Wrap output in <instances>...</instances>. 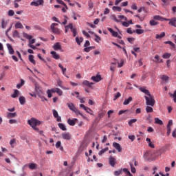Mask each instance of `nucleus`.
<instances>
[{
	"mask_svg": "<svg viewBox=\"0 0 176 176\" xmlns=\"http://www.w3.org/2000/svg\"><path fill=\"white\" fill-rule=\"evenodd\" d=\"M28 124L31 126L32 130H34L36 133H39V135H43V131L39 130V128H37L38 126L41 125V121L36 120V118H31V120H28Z\"/></svg>",
	"mask_w": 176,
	"mask_h": 176,
	"instance_id": "f257e3e1",
	"label": "nucleus"
},
{
	"mask_svg": "<svg viewBox=\"0 0 176 176\" xmlns=\"http://www.w3.org/2000/svg\"><path fill=\"white\" fill-rule=\"evenodd\" d=\"M67 108H69V110L72 111V112H74L76 113V116H82V118H85L83 115L79 111V109H77L75 106L72 103H67Z\"/></svg>",
	"mask_w": 176,
	"mask_h": 176,
	"instance_id": "f03ea898",
	"label": "nucleus"
},
{
	"mask_svg": "<svg viewBox=\"0 0 176 176\" xmlns=\"http://www.w3.org/2000/svg\"><path fill=\"white\" fill-rule=\"evenodd\" d=\"M64 29L65 33H67V32H69V30H70L71 32H72L73 36L76 37V36L77 35L76 29L72 27V23H69V25L64 26Z\"/></svg>",
	"mask_w": 176,
	"mask_h": 176,
	"instance_id": "7ed1b4c3",
	"label": "nucleus"
},
{
	"mask_svg": "<svg viewBox=\"0 0 176 176\" xmlns=\"http://www.w3.org/2000/svg\"><path fill=\"white\" fill-rule=\"evenodd\" d=\"M145 98V104L150 107H153L155 105V100L153 96H144Z\"/></svg>",
	"mask_w": 176,
	"mask_h": 176,
	"instance_id": "20e7f679",
	"label": "nucleus"
},
{
	"mask_svg": "<svg viewBox=\"0 0 176 176\" xmlns=\"http://www.w3.org/2000/svg\"><path fill=\"white\" fill-rule=\"evenodd\" d=\"M57 25H58V24L52 23L51 24V32H52V34H54L56 35H60L61 31L58 28H56Z\"/></svg>",
	"mask_w": 176,
	"mask_h": 176,
	"instance_id": "39448f33",
	"label": "nucleus"
},
{
	"mask_svg": "<svg viewBox=\"0 0 176 176\" xmlns=\"http://www.w3.org/2000/svg\"><path fill=\"white\" fill-rule=\"evenodd\" d=\"M44 5V0H32L30 6L34 7L43 6Z\"/></svg>",
	"mask_w": 176,
	"mask_h": 176,
	"instance_id": "423d86ee",
	"label": "nucleus"
},
{
	"mask_svg": "<svg viewBox=\"0 0 176 176\" xmlns=\"http://www.w3.org/2000/svg\"><path fill=\"white\" fill-rule=\"evenodd\" d=\"M24 38H26V39L30 40V43L28 45H32L34 44L36 42L35 39H32V36L31 35H28V34H24Z\"/></svg>",
	"mask_w": 176,
	"mask_h": 176,
	"instance_id": "0eeeda50",
	"label": "nucleus"
},
{
	"mask_svg": "<svg viewBox=\"0 0 176 176\" xmlns=\"http://www.w3.org/2000/svg\"><path fill=\"white\" fill-rule=\"evenodd\" d=\"M170 19L166 18H162L160 15H155L153 16V21H169Z\"/></svg>",
	"mask_w": 176,
	"mask_h": 176,
	"instance_id": "6e6552de",
	"label": "nucleus"
},
{
	"mask_svg": "<svg viewBox=\"0 0 176 176\" xmlns=\"http://www.w3.org/2000/svg\"><path fill=\"white\" fill-rule=\"evenodd\" d=\"M47 91H50V93H57L59 96H63V91H60L58 88H54Z\"/></svg>",
	"mask_w": 176,
	"mask_h": 176,
	"instance_id": "1a4fd4ad",
	"label": "nucleus"
},
{
	"mask_svg": "<svg viewBox=\"0 0 176 176\" xmlns=\"http://www.w3.org/2000/svg\"><path fill=\"white\" fill-rule=\"evenodd\" d=\"M112 146H113V148H115L118 152L119 153L122 152V147H120V144H119L117 142L112 143Z\"/></svg>",
	"mask_w": 176,
	"mask_h": 176,
	"instance_id": "9d476101",
	"label": "nucleus"
},
{
	"mask_svg": "<svg viewBox=\"0 0 176 176\" xmlns=\"http://www.w3.org/2000/svg\"><path fill=\"white\" fill-rule=\"evenodd\" d=\"M91 80L96 82H100V80H102V78L100 77V75H96L95 76L91 77Z\"/></svg>",
	"mask_w": 176,
	"mask_h": 176,
	"instance_id": "9b49d317",
	"label": "nucleus"
},
{
	"mask_svg": "<svg viewBox=\"0 0 176 176\" xmlns=\"http://www.w3.org/2000/svg\"><path fill=\"white\" fill-rule=\"evenodd\" d=\"M36 93L38 94V97L43 98V96L44 95V93L43 91L39 88V87H36Z\"/></svg>",
	"mask_w": 176,
	"mask_h": 176,
	"instance_id": "f8f14e48",
	"label": "nucleus"
},
{
	"mask_svg": "<svg viewBox=\"0 0 176 176\" xmlns=\"http://www.w3.org/2000/svg\"><path fill=\"white\" fill-rule=\"evenodd\" d=\"M52 116H54V118L56 119L58 122H60V116H59L56 110H52Z\"/></svg>",
	"mask_w": 176,
	"mask_h": 176,
	"instance_id": "ddd939ff",
	"label": "nucleus"
},
{
	"mask_svg": "<svg viewBox=\"0 0 176 176\" xmlns=\"http://www.w3.org/2000/svg\"><path fill=\"white\" fill-rule=\"evenodd\" d=\"M165 21H169L168 22V24L170 25H172L173 27H176L175 24H176V18H172V19H170V20H164Z\"/></svg>",
	"mask_w": 176,
	"mask_h": 176,
	"instance_id": "4468645a",
	"label": "nucleus"
},
{
	"mask_svg": "<svg viewBox=\"0 0 176 176\" xmlns=\"http://www.w3.org/2000/svg\"><path fill=\"white\" fill-rule=\"evenodd\" d=\"M109 164L112 167L116 166V158H113V157H109Z\"/></svg>",
	"mask_w": 176,
	"mask_h": 176,
	"instance_id": "2eb2a0df",
	"label": "nucleus"
},
{
	"mask_svg": "<svg viewBox=\"0 0 176 176\" xmlns=\"http://www.w3.org/2000/svg\"><path fill=\"white\" fill-rule=\"evenodd\" d=\"M139 90L140 92L144 93L145 95L148 96V97L152 96V95H150V92L148 90L145 89V87H140L139 88Z\"/></svg>",
	"mask_w": 176,
	"mask_h": 176,
	"instance_id": "dca6fc26",
	"label": "nucleus"
},
{
	"mask_svg": "<svg viewBox=\"0 0 176 176\" xmlns=\"http://www.w3.org/2000/svg\"><path fill=\"white\" fill-rule=\"evenodd\" d=\"M62 136L63 140H71V134H69V133H63Z\"/></svg>",
	"mask_w": 176,
	"mask_h": 176,
	"instance_id": "f3484780",
	"label": "nucleus"
},
{
	"mask_svg": "<svg viewBox=\"0 0 176 176\" xmlns=\"http://www.w3.org/2000/svg\"><path fill=\"white\" fill-rule=\"evenodd\" d=\"M28 60H30V62L32 63V65H36V60H34V56H32V55L28 56Z\"/></svg>",
	"mask_w": 176,
	"mask_h": 176,
	"instance_id": "a211bd4d",
	"label": "nucleus"
},
{
	"mask_svg": "<svg viewBox=\"0 0 176 176\" xmlns=\"http://www.w3.org/2000/svg\"><path fill=\"white\" fill-rule=\"evenodd\" d=\"M52 49H54V51L60 50V43H56V44H54V45H52Z\"/></svg>",
	"mask_w": 176,
	"mask_h": 176,
	"instance_id": "6ab92c4d",
	"label": "nucleus"
},
{
	"mask_svg": "<svg viewBox=\"0 0 176 176\" xmlns=\"http://www.w3.org/2000/svg\"><path fill=\"white\" fill-rule=\"evenodd\" d=\"M76 121H77V119H74V120L69 119L67 120V124H69V126H75Z\"/></svg>",
	"mask_w": 176,
	"mask_h": 176,
	"instance_id": "aec40b11",
	"label": "nucleus"
},
{
	"mask_svg": "<svg viewBox=\"0 0 176 176\" xmlns=\"http://www.w3.org/2000/svg\"><path fill=\"white\" fill-rule=\"evenodd\" d=\"M82 85H84V86H87L89 88H91V87H92V85H94V83L93 82H89V81H87V80H84L82 82Z\"/></svg>",
	"mask_w": 176,
	"mask_h": 176,
	"instance_id": "412c9836",
	"label": "nucleus"
},
{
	"mask_svg": "<svg viewBox=\"0 0 176 176\" xmlns=\"http://www.w3.org/2000/svg\"><path fill=\"white\" fill-rule=\"evenodd\" d=\"M6 47H8V51L10 52V54L12 55L14 54V50H12V47H11V45L6 44Z\"/></svg>",
	"mask_w": 176,
	"mask_h": 176,
	"instance_id": "4be33fe9",
	"label": "nucleus"
},
{
	"mask_svg": "<svg viewBox=\"0 0 176 176\" xmlns=\"http://www.w3.org/2000/svg\"><path fill=\"white\" fill-rule=\"evenodd\" d=\"M107 30L109 31V32H111L112 36L117 37V36H118V33H117V32L113 31L112 28H107Z\"/></svg>",
	"mask_w": 176,
	"mask_h": 176,
	"instance_id": "5701e85b",
	"label": "nucleus"
},
{
	"mask_svg": "<svg viewBox=\"0 0 176 176\" xmlns=\"http://www.w3.org/2000/svg\"><path fill=\"white\" fill-rule=\"evenodd\" d=\"M133 23L132 22V20L129 21V22H122V26L125 28H129L130 25H133Z\"/></svg>",
	"mask_w": 176,
	"mask_h": 176,
	"instance_id": "b1692460",
	"label": "nucleus"
},
{
	"mask_svg": "<svg viewBox=\"0 0 176 176\" xmlns=\"http://www.w3.org/2000/svg\"><path fill=\"white\" fill-rule=\"evenodd\" d=\"M51 55H52V58L56 60H59V55L56 53V52L52 51L51 52Z\"/></svg>",
	"mask_w": 176,
	"mask_h": 176,
	"instance_id": "393cba45",
	"label": "nucleus"
},
{
	"mask_svg": "<svg viewBox=\"0 0 176 176\" xmlns=\"http://www.w3.org/2000/svg\"><path fill=\"white\" fill-rule=\"evenodd\" d=\"M25 103H26V99L23 96L19 97V104L24 105Z\"/></svg>",
	"mask_w": 176,
	"mask_h": 176,
	"instance_id": "a878e982",
	"label": "nucleus"
},
{
	"mask_svg": "<svg viewBox=\"0 0 176 176\" xmlns=\"http://www.w3.org/2000/svg\"><path fill=\"white\" fill-rule=\"evenodd\" d=\"M145 141H147V142L148 143V147L152 148H155V146L153 145L152 142L150 140V138H146Z\"/></svg>",
	"mask_w": 176,
	"mask_h": 176,
	"instance_id": "bb28decb",
	"label": "nucleus"
},
{
	"mask_svg": "<svg viewBox=\"0 0 176 176\" xmlns=\"http://www.w3.org/2000/svg\"><path fill=\"white\" fill-rule=\"evenodd\" d=\"M19 96V91H18L17 89H14V93L11 95V98H16Z\"/></svg>",
	"mask_w": 176,
	"mask_h": 176,
	"instance_id": "cd10ccee",
	"label": "nucleus"
},
{
	"mask_svg": "<svg viewBox=\"0 0 176 176\" xmlns=\"http://www.w3.org/2000/svg\"><path fill=\"white\" fill-rule=\"evenodd\" d=\"M168 95L173 98V102H176V91H173V94L168 93Z\"/></svg>",
	"mask_w": 176,
	"mask_h": 176,
	"instance_id": "c85d7f7f",
	"label": "nucleus"
},
{
	"mask_svg": "<svg viewBox=\"0 0 176 176\" xmlns=\"http://www.w3.org/2000/svg\"><path fill=\"white\" fill-rule=\"evenodd\" d=\"M131 102H132V97H129V98L124 100V105H129Z\"/></svg>",
	"mask_w": 176,
	"mask_h": 176,
	"instance_id": "c756f323",
	"label": "nucleus"
},
{
	"mask_svg": "<svg viewBox=\"0 0 176 176\" xmlns=\"http://www.w3.org/2000/svg\"><path fill=\"white\" fill-rule=\"evenodd\" d=\"M83 41L84 38H82V37H76V43H77V45H80V43Z\"/></svg>",
	"mask_w": 176,
	"mask_h": 176,
	"instance_id": "7c9ffc66",
	"label": "nucleus"
},
{
	"mask_svg": "<svg viewBox=\"0 0 176 176\" xmlns=\"http://www.w3.org/2000/svg\"><path fill=\"white\" fill-rule=\"evenodd\" d=\"M16 113H8V115H7L8 119L16 118Z\"/></svg>",
	"mask_w": 176,
	"mask_h": 176,
	"instance_id": "2f4dec72",
	"label": "nucleus"
},
{
	"mask_svg": "<svg viewBox=\"0 0 176 176\" xmlns=\"http://www.w3.org/2000/svg\"><path fill=\"white\" fill-rule=\"evenodd\" d=\"M150 26H156L158 25V22L155 21V20H150V21L148 22Z\"/></svg>",
	"mask_w": 176,
	"mask_h": 176,
	"instance_id": "473e14b6",
	"label": "nucleus"
},
{
	"mask_svg": "<svg viewBox=\"0 0 176 176\" xmlns=\"http://www.w3.org/2000/svg\"><path fill=\"white\" fill-rule=\"evenodd\" d=\"M163 37H165V32H162L160 34H155L156 39H160Z\"/></svg>",
	"mask_w": 176,
	"mask_h": 176,
	"instance_id": "72a5a7b5",
	"label": "nucleus"
},
{
	"mask_svg": "<svg viewBox=\"0 0 176 176\" xmlns=\"http://www.w3.org/2000/svg\"><path fill=\"white\" fill-rule=\"evenodd\" d=\"M58 126L59 127V129L62 130L63 131H67V129H65V126H64V124L62 123L58 124Z\"/></svg>",
	"mask_w": 176,
	"mask_h": 176,
	"instance_id": "f704fd0d",
	"label": "nucleus"
},
{
	"mask_svg": "<svg viewBox=\"0 0 176 176\" xmlns=\"http://www.w3.org/2000/svg\"><path fill=\"white\" fill-rule=\"evenodd\" d=\"M58 67L60 69V71L63 72V75H64V76H65V71H67V69L64 68L63 67V65H61L60 63H59Z\"/></svg>",
	"mask_w": 176,
	"mask_h": 176,
	"instance_id": "c9c22d12",
	"label": "nucleus"
},
{
	"mask_svg": "<svg viewBox=\"0 0 176 176\" xmlns=\"http://www.w3.org/2000/svg\"><path fill=\"white\" fill-rule=\"evenodd\" d=\"M28 168H30V170H35L37 168V165L36 164H30V166H28Z\"/></svg>",
	"mask_w": 176,
	"mask_h": 176,
	"instance_id": "e433bc0d",
	"label": "nucleus"
},
{
	"mask_svg": "<svg viewBox=\"0 0 176 176\" xmlns=\"http://www.w3.org/2000/svg\"><path fill=\"white\" fill-rule=\"evenodd\" d=\"M171 56L170 53H165L164 55H162V58L164 59H168Z\"/></svg>",
	"mask_w": 176,
	"mask_h": 176,
	"instance_id": "4c0bfd02",
	"label": "nucleus"
},
{
	"mask_svg": "<svg viewBox=\"0 0 176 176\" xmlns=\"http://www.w3.org/2000/svg\"><path fill=\"white\" fill-rule=\"evenodd\" d=\"M133 32L140 35L142 34H144V30L137 29L135 30H133Z\"/></svg>",
	"mask_w": 176,
	"mask_h": 176,
	"instance_id": "58836bf2",
	"label": "nucleus"
},
{
	"mask_svg": "<svg viewBox=\"0 0 176 176\" xmlns=\"http://www.w3.org/2000/svg\"><path fill=\"white\" fill-rule=\"evenodd\" d=\"M94 49H96V47H85L84 48V52H90L91 50H93Z\"/></svg>",
	"mask_w": 176,
	"mask_h": 176,
	"instance_id": "ea45409f",
	"label": "nucleus"
},
{
	"mask_svg": "<svg viewBox=\"0 0 176 176\" xmlns=\"http://www.w3.org/2000/svg\"><path fill=\"white\" fill-rule=\"evenodd\" d=\"M109 151V148L105 147V148L100 150V151H99V156L103 155L104 153H105V152H107Z\"/></svg>",
	"mask_w": 176,
	"mask_h": 176,
	"instance_id": "a19ab883",
	"label": "nucleus"
},
{
	"mask_svg": "<svg viewBox=\"0 0 176 176\" xmlns=\"http://www.w3.org/2000/svg\"><path fill=\"white\" fill-rule=\"evenodd\" d=\"M14 28L16 29H23V24H21V23L19 22L16 23V24L14 25Z\"/></svg>",
	"mask_w": 176,
	"mask_h": 176,
	"instance_id": "79ce46f5",
	"label": "nucleus"
},
{
	"mask_svg": "<svg viewBox=\"0 0 176 176\" xmlns=\"http://www.w3.org/2000/svg\"><path fill=\"white\" fill-rule=\"evenodd\" d=\"M145 111L147 113H152L153 112V109L152 107L147 106L145 107Z\"/></svg>",
	"mask_w": 176,
	"mask_h": 176,
	"instance_id": "37998d69",
	"label": "nucleus"
},
{
	"mask_svg": "<svg viewBox=\"0 0 176 176\" xmlns=\"http://www.w3.org/2000/svg\"><path fill=\"white\" fill-rule=\"evenodd\" d=\"M112 10H113V12H121L122 8H120V7L113 6V7H112Z\"/></svg>",
	"mask_w": 176,
	"mask_h": 176,
	"instance_id": "c03bdc74",
	"label": "nucleus"
},
{
	"mask_svg": "<svg viewBox=\"0 0 176 176\" xmlns=\"http://www.w3.org/2000/svg\"><path fill=\"white\" fill-rule=\"evenodd\" d=\"M155 124H157L158 125H162L163 122H162V120L160 119H158V118H155Z\"/></svg>",
	"mask_w": 176,
	"mask_h": 176,
	"instance_id": "a18cd8bd",
	"label": "nucleus"
},
{
	"mask_svg": "<svg viewBox=\"0 0 176 176\" xmlns=\"http://www.w3.org/2000/svg\"><path fill=\"white\" fill-rule=\"evenodd\" d=\"M160 79H162V80L166 81L168 80V76L166 75H162L160 76Z\"/></svg>",
	"mask_w": 176,
	"mask_h": 176,
	"instance_id": "49530a36",
	"label": "nucleus"
},
{
	"mask_svg": "<svg viewBox=\"0 0 176 176\" xmlns=\"http://www.w3.org/2000/svg\"><path fill=\"white\" fill-rule=\"evenodd\" d=\"M111 19H112L113 21H116L117 23L120 22V20L117 19V17L116 16V15L111 16Z\"/></svg>",
	"mask_w": 176,
	"mask_h": 176,
	"instance_id": "de8ad7c7",
	"label": "nucleus"
},
{
	"mask_svg": "<svg viewBox=\"0 0 176 176\" xmlns=\"http://www.w3.org/2000/svg\"><path fill=\"white\" fill-rule=\"evenodd\" d=\"M135 122H137V119H132L129 120V126H132V124Z\"/></svg>",
	"mask_w": 176,
	"mask_h": 176,
	"instance_id": "09e8293b",
	"label": "nucleus"
},
{
	"mask_svg": "<svg viewBox=\"0 0 176 176\" xmlns=\"http://www.w3.org/2000/svg\"><path fill=\"white\" fill-rule=\"evenodd\" d=\"M120 96H121L120 92H117V94H116L115 95V98H113V101L117 100V99L118 98H120Z\"/></svg>",
	"mask_w": 176,
	"mask_h": 176,
	"instance_id": "8fccbe9b",
	"label": "nucleus"
},
{
	"mask_svg": "<svg viewBox=\"0 0 176 176\" xmlns=\"http://www.w3.org/2000/svg\"><path fill=\"white\" fill-rule=\"evenodd\" d=\"M165 45H170V47L175 48V44L173 43H171V41H165Z\"/></svg>",
	"mask_w": 176,
	"mask_h": 176,
	"instance_id": "3c124183",
	"label": "nucleus"
},
{
	"mask_svg": "<svg viewBox=\"0 0 176 176\" xmlns=\"http://www.w3.org/2000/svg\"><path fill=\"white\" fill-rule=\"evenodd\" d=\"M8 16H14V11H12V10H10L8 11Z\"/></svg>",
	"mask_w": 176,
	"mask_h": 176,
	"instance_id": "603ef678",
	"label": "nucleus"
},
{
	"mask_svg": "<svg viewBox=\"0 0 176 176\" xmlns=\"http://www.w3.org/2000/svg\"><path fill=\"white\" fill-rule=\"evenodd\" d=\"M88 7L89 10H92V8H94V3H92V1H89Z\"/></svg>",
	"mask_w": 176,
	"mask_h": 176,
	"instance_id": "864d4df0",
	"label": "nucleus"
},
{
	"mask_svg": "<svg viewBox=\"0 0 176 176\" xmlns=\"http://www.w3.org/2000/svg\"><path fill=\"white\" fill-rule=\"evenodd\" d=\"M171 128L170 126H166V136H169Z\"/></svg>",
	"mask_w": 176,
	"mask_h": 176,
	"instance_id": "5fc2aeb1",
	"label": "nucleus"
},
{
	"mask_svg": "<svg viewBox=\"0 0 176 176\" xmlns=\"http://www.w3.org/2000/svg\"><path fill=\"white\" fill-rule=\"evenodd\" d=\"M129 164H131V171L132 173H135L136 170L135 168H134L132 165V162L129 163Z\"/></svg>",
	"mask_w": 176,
	"mask_h": 176,
	"instance_id": "6e6d98bb",
	"label": "nucleus"
},
{
	"mask_svg": "<svg viewBox=\"0 0 176 176\" xmlns=\"http://www.w3.org/2000/svg\"><path fill=\"white\" fill-rule=\"evenodd\" d=\"M19 36V32H17V30H14V32H12V37H18Z\"/></svg>",
	"mask_w": 176,
	"mask_h": 176,
	"instance_id": "4d7b16f0",
	"label": "nucleus"
},
{
	"mask_svg": "<svg viewBox=\"0 0 176 176\" xmlns=\"http://www.w3.org/2000/svg\"><path fill=\"white\" fill-rule=\"evenodd\" d=\"M56 2H58V3H59L60 5H63V6L65 7L67 6V5H65V3H64V1H63V0H56Z\"/></svg>",
	"mask_w": 176,
	"mask_h": 176,
	"instance_id": "13d9d810",
	"label": "nucleus"
},
{
	"mask_svg": "<svg viewBox=\"0 0 176 176\" xmlns=\"http://www.w3.org/2000/svg\"><path fill=\"white\" fill-rule=\"evenodd\" d=\"M6 22H4V20L1 21V28L5 29L6 28Z\"/></svg>",
	"mask_w": 176,
	"mask_h": 176,
	"instance_id": "bf43d9fd",
	"label": "nucleus"
},
{
	"mask_svg": "<svg viewBox=\"0 0 176 176\" xmlns=\"http://www.w3.org/2000/svg\"><path fill=\"white\" fill-rule=\"evenodd\" d=\"M120 174H122V170H118V171L113 172V175H116V176L120 175Z\"/></svg>",
	"mask_w": 176,
	"mask_h": 176,
	"instance_id": "052dcab7",
	"label": "nucleus"
},
{
	"mask_svg": "<svg viewBox=\"0 0 176 176\" xmlns=\"http://www.w3.org/2000/svg\"><path fill=\"white\" fill-rule=\"evenodd\" d=\"M84 111H85V112H87V113L92 115V110L90 109H84Z\"/></svg>",
	"mask_w": 176,
	"mask_h": 176,
	"instance_id": "680f3d73",
	"label": "nucleus"
},
{
	"mask_svg": "<svg viewBox=\"0 0 176 176\" xmlns=\"http://www.w3.org/2000/svg\"><path fill=\"white\" fill-rule=\"evenodd\" d=\"M94 36H96L95 41L96 43H98L100 41V37H98V36H97V34H94Z\"/></svg>",
	"mask_w": 176,
	"mask_h": 176,
	"instance_id": "e2e57ef3",
	"label": "nucleus"
},
{
	"mask_svg": "<svg viewBox=\"0 0 176 176\" xmlns=\"http://www.w3.org/2000/svg\"><path fill=\"white\" fill-rule=\"evenodd\" d=\"M131 8L132 10H137L138 7H137V6L135 5V3H133V4H132V6L131 7Z\"/></svg>",
	"mask_w": 176,
	"mask_h": 176,
	"instance_id": "0e129e2a",
	"label": "nucleus"
},
{
	"mask_svg": "<svg viewBox=\"0 0 176 176\" xmlns=\"http://www.w3.org/2000/svg\"><path fill=\"white\" fill-rule=\"evenodd\" d=\"M110 12V10H109V8H105L104 10V14H109V13Z\"/></svg>",
	"mask_w": 176,
	"mask_h": 176,
	"instance_id": "69168bd1",
	"label": "nucleus"
},
{
	"mask_svg": "<svg viewBox=\"0 0 176 176\" xmlns=\"http://www.w3.org/2000/svg\"><path fill=\"white\" fill-rule=\"evenodd\" d=\"M16 143V139H12L10 141V145L12 146V144H14Z\"/></svg>",
	"mask_w": 176,
	"mask_h": 176,
	"instance_id": "338daca9",
	"label": "nucleus"
},
{
	"mask_svg": "<svg viewBox=\"0 0 176 176\" xmlns=\"http://www.w3.org/2000/svg\"><path fill=\"white\" fill-rule=\"evenodd\" d=\"M172 137H173V138H176V129H173V131L172 132Z\"/></svg>",
	"mask_w": 176,
	"mask_h": 176,
	"instance_id": "774afa93",
	"label": "nucleus"
}]
</instances>
